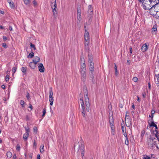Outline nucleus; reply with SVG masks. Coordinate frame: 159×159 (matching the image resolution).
I'll return each mask as SVG.
<instances>
[{"instance_id": "12", "label": "nucleus", "mask_w": 159, "mask_h": 159, "mask_svg": "<svg viewBox=\"0 0 159 159\" xmlns=\"http://www.w3.org/2000/svg\"><path fill=\"white\" fill-rule=\"evenodd\" d=\"M38 67L39 70L40 72H43L44 71V68L42 63H40Z\"/></svg>"}, {"instance_id": "2", "label": "nucleus", "mask_w": 159, "mask_h": 159, "mask_svg": "<svg viewBox=\"0 0 159 159\" xmlns=\"http://www.w3.org/2000/svg\"><path fill=\"white\" fill-rule=\"evenodd\" d=\"M139 1L142 3L143 8L144 10L150 11L151 8L149 0H139Z\"/></svg>"}, {"instance_id": "34", "label": "nucleus", "mask_w": 159, "mask_h": 159, "mask_svg": "<svg viewBox=\"0 0 159 159\" xmlns=\"http://www.w3.org/2000/svg\"><path fill=\"white\" fill-rule=\"evenodd\" d=\"M152 31H153L155 32L157 30V26L156 25H155L153 26L152 29Z\"/></svg>"}, {"instance_id": "5", "label": "nucleus", "mask_w": 159, "mask_h": 159, "mask_svg": "<svg viewBox=\"0 0 159 159\" xmlns=\"http://www.w3.org/2000/svg\"><path fill=\"white\" fill-rule=\"evenodd\" d=\"M150 3H151V4H150V5H151V10H150V12H149V13H150V14L153 16H155V12L154 13H153V8H154V6H155V5L156 4V3H158L157 2H152V1H150Z\"/></svg>"}, {"instance_id": "57", "label": "nucleus", "mask_w": 159, "mask_h": 159, "mask_svg": "<svg viewBox=\"0 0 159 159\" xmlns=\"http://www.w3.org/2000/svg\"><path fill=\"white\" fill-rule=\"evenodd\" d=\"M149 1H152V2H159V0H149Z\"/></svg>"}, {"instance_id": "40", "label": "nucleus", "mask_w": 159, "mask_h": 159, "mask_svg": "<svg viewBox=\"0 0 159 159\" xmlns=\"http://www.w3.org/2000/svg\"><path fill=\"white\" fill-rule=\"evenodd\" d=\"M17 69V67L16 66L15 67H13L12 69V71L13 72V73H15L16 70Z\"/></svg>"}, {"instance_id": "21", "label": "nucleus", "mask_w": 159, "mask_h": 159, "mask_svg": "<svg viewBox=\"0 0 159 159\" xmlns=\"http://www.w3.org/2000/svg\"><path fill=\"white\" fill-rule=\"evenodd\" d=\"M40 61V58L38 56H35L34 59L33 60V61L34 62L36 63L37 64V63L39 62Z\"/></svg>"}, {"instance_id": "11", "label": "nucleus", "mask_w": 159, "mask_h": 159, "mask_svg": "<svg viewBox=\"0 0 159 159\" xmlns=\"http://www.w3.org/2000/svg\"><path fill=\"white\" fill-rule=\"evenodd\" d=\"M85 33L84 34V39L86 42H88V40L89 39V32L87 31L86 30H85Z\"/></svg>"}, {"instance_id": "38", "label": "nucleus", "mask_w": 159, "mask_h": 159, "mask_svg": "<svg viewBox=\"0 0 159 159\" xmlns=\"http://www.w3.org/2000/svg\"><path fill=\"white\" fill-rule=\"evenodd\" d=\"M30 47L33 48L34 50H35L36 49V48L34 44H32V43H30Z\"/></svg>"}, {"instance_id": "64", "label": "nucleus", "mask_w": 159, "mask_h": 159, "mask_svg": "<svg viewBox=\"0 0 159 159\" xmlns=\"http://www.w3.org/2000/svg\"><path fill=\"white\" fill-rule=\"evenodd\" d=\"M25 118L26 119V120H29V117L28 116V115L26 116V117H25Z\"/></svg>"}, {"instance_id": "44", "label": "nucleus", "mask_w": 159, "mask_h": 159, "mask_svg": "<svg viewBox=\"0 0 159 159\" xmlns=\"http://www.w3.org/2000/svg\"><path fill=\"white\" fill-rule=\"evenodd\" d=\"M9 75H7L5 77V80L6 82L8 81L9 80Z\"/></svg>"}, {"instance_id": "55", "label": "nucleus", "mask_w": 159, "mask_h": 159, "mask_svg": "<svg viewBox=\"0 0 159 159\" xmlns=\"http://www.w3.org/2000/svg\"><path fill=\"white\" fill-rule=\"evenodd\" d=\"M37 144L35 140H34L33 143V146L34 147H36Z\"/></svg>"}, {"instance_id": "6", "label": "nucleus", "mask_w": 159, "mask_h": 159, "mask_svg": "<svg viewBox=\"0 0 159 159\" xmlns=\"http://www.w3.org/2000/svg\"><path fill=\"white\" fill-rule=\"evenodd\" d=\"M86 70H80L81 80L83 82H85L86 80V75L85 74Z\"/></svg>"}, {"instance_id": "4", "label": "nucleus", "mask_w": 159, "mask_h": 159, "mask_svg": "<svg viewBox=\"0 0 159 159\" xmlns=\"http://www.w3.org/2000/svg\"><path fill=\"white\" fill-rule=\"evenodd\" d=\"M49 101L50 102V104L51 106H52L53 104V99L52 97L53 92L52 88H50L49 91Z\"/></svg>"}, {"instance_id": "9", "label": "nucleus", "mask_w": 159, "mask_h": 159, "mask_svg": "<svg viewBox=\"0 0 159 159\" xmlns=\"http://www.w3.org/2000/svg\"><path fill=\"white\" fill-rule=\"evenodd\" d=\"M79 148H80L79 150H80L82 157H83L84 153V144L81 143L80 145H79Z\"/></svg>"}, {"instance_id": "53", "label": "nucleus", "mask_w": 159, "mask_h": 159, "mask_svg": "<svg viewBox=\"0 0 159 159\" xmlns=\"http://www.w3.org/2000/svg\"><path fill=\"white\" fill-rule=\"evenodd\" d=\"M115 74H117V66L116 64L115 65Z\"/></svg>"}, {"instance_id": "51", "label": "nucleus", "mask_w": 159, "mask_h": 159, "mask_svg": "<svg viewBox=\"0 0 159 159\" xmlns=\"http://www.w3.org/2000/svg\"><path fill=\"white\" fill-rule=\"evenodd\" d=\"M111 130H113L115 129V127L114 125H113V123L111 124Z\"/></svg>"}, {"instance_id": "27", "label": "nucleus", "mask_w": 159, "mask_h": 159, "mask_svg": "<svg viewBox=\"0 0 159 159\" xmlns=\"http://www.w3.org/2000/svg\"><path fill=\"white\" fill-rule=\"evenodd\" d=\"M27 69V68L26 67H22L21 69V71L24 74H26V71Z\"/></svg>"}, {"instance_id": "35", "label": "nucleus", "mask_w": 159, "mask_h": 159, "mask_svg": "<svg viewBox=\"0 0 159 159\" xmlns=\"http://www.w3.org/2000/svg\"><path fill=\"white\" fill-rule=\"evenodd\" d=\"M144 134H145V131L144 130H143L141 131V140L143 139V137L144 135Z\"/></svg>"}, {"instance_id": "1", "label": "nucleus", "mask_w": 159, "mask_h": 159, "mask_svg": "<svg viewBox=\"0 0 159 159\" xmlns=\"http://www.w3.org/2000/svg\"><path fill=\"white\" fill-rule=\"evenodd\" d=\"M87 91V90L86 89L84 93L85 108L83 98L81 97L80 100V102L82 107V115L84 117H85L86 115L85 110H86L88 112H89L90 109V103L88 96V93Z\"/></svg>"}, {"instance_id": "32", "label": "nucleus", "mask_w": 159, "mask_h": 159, "mask_svg": "<svg viewBox=\"0 0 159 159\" xmlns=\"http://www.w3.org/2000/svg\"><path fill=\"white\" fill-rule=\"evenodd\" d=\"M89 62L90 60H91L92 61H93V58L91 55H90L89 54H88Z\"/></svg>"}, {"instance_id": "47", "label": "nucleus", "mask_w": 159, "mask_h": 159, "mask_svg": "<svg viewBox=\"0 0 159 159\" xmlns=\"http://www.w3.org/2000/svg\"><path fill=\"white\" fill-rule=\"evenodd\" d=\"M132 80L136 82L138 81V78L136 77H134Z\"/></svg>"}, {"instance_id": "43", "label": "nucleus", "mask_w": 159, "mask_h": 159, "mask_svg": "<svg viewBox=\"0 0 159 159\" xmlns=\"http://www.w3.org/2000/svg\"><path fill=\"white\" fill-rule=\"evenodd\" d=\"M20 145L18 144H17L16 145V149L17 150L19 151L20 150Z\"/></svg>"}, {"instance_id": "58", "label": "nucleus", "mask_w": 159, "mask_h": 159, "mask_svg": "<svg viewBox=\"0 0 159 159\" xmlns=\"http://www.w3.org/2000/svg\"><path fill=\"white\" fill-rule=\"evenodd\" d=\"M32 155H33V154L32 153H30L29 154V157L30 158H32Z\"/></svg>"}, {"instance_id": "15", "label": "nucleus", "mask_w": 159, "mask_h": 159, "mask_svg": "<svg viewBox=\"0 0 159 159\" xmlns=\"http://www.w3.org/2000/svg\"><path fill=\"white\" fill-rule=\"evenodd\" d=\"M51 6L52 8V12L53 13V16H54L56 17L57 16V11L56 10V8H57V7H53L52 5H51Z\"/></svg>"}, {"instance_id": "10", "label": "nucleus", "mask_w": 159, "mask_h": 159, "mask_svg": "<svg viewBox=\"0 0 159 159\" xmlns=\"http://www.w3.org/2000/svg\"><path fill=\"white\" fill-rule=\"evenodd\" d=\"M154 7H155L154 9H155L154 11L155 13V15H156L157 13L159 12V2L157 3L155 5Z\"/></svg>"}, {"instance_id": "45", "label": "nucleus", "mask_w": 159, "mask_h": 159, "mask_svg": "<svg viewBox=\"0 0 159 159\" xmlns=\"http://www.w3.org/2000/svg\"><path fill=\"white\" fill-rule=\"evenodd\" d=\"M81 14V10L80 7H78L77 10V14Z\"/></svg>"}, {"instance_id": "24", "label": "nucleus", "mask_w": 159, "mask_h": 159, "mask_svg": "<svg viewBox=\"0 0 159 159\" xmlns=\"http://www.w3.org/2000/svg\"><path fill=\"white\" fill-rule=\"evenodd\" d=\"M51 3V5H52L53 7H57L56 0H52Z\"/></svg>"}, {"instance_id": "37", "label": "nucleus", "mask_w": 159, "mask_h": 159, "mask_svg": "<svg viewBox=\"0 0 159 159\" xmlns=\"http://www.w3.org/2000/svg\"><path fill=\"white\" fill-rule=\"evenodd\" d=\"M25 4L26 5H28L30 3V0H23Z\"/></svg>"}, {"instance_id": "42", "label": "nucleus", "mask_w": 159, "mask_h": 159, "mask_svg": "<svg viewBox=\"0 0 159 159\" xmlns=\"http://www.w3.org/2000/svg\"><path fill=\"white\" fill-rule=\"evenodd\" d=\"M153 139H154L153 141V145H155L157 144L156 140H158V139H156L155 138H153Z\"/></svg>"}, {"instance_id": "22", "label": "nucleus", "mask_w": 159, "mask_h": 159, "mask_svg": "<svg viewBox=\"0 0 159 159\" xmlns=\"http://www.w3.org/2000/svg\"><path fill=\"white\" fill-rule=\"evenodd\" d=\"M77 19L78 20L77 22V23H80V21L81 20V14H77Z\"/></svg>"}, {"instance_id": "52", "label": "nucleus", "mask_w": 159, "mask_h": 159, "mask_svg": "<svg viewBox=\"0 0 159 159\" xmlns=\"http://www.w3.org/2000/svg\"><path fill=\"white\" fill-rule=\"evenodd\" d=\"M33 3L34 7L36 6L37 5V2L35 0H34L33 1Z\"/></svg>"}, {"instance_id": "56", "label": "nucleus", "mask_w": 159, "mask_h": 159, "mask_svg": "<svg viewBox=\"0 0 159 159\" xmlns=\"http://www.w3.org/2000/svg\"><path fill=\"white\" fill-rule=\"evenodd\" d=\"M143 159H150V157L146 156V157H143Z\"/></svg>"}, {"instance_id": "49", "label": "nucleus", "mask_w": 159, "mask_h": 159, "mask_svg": "<svg viewBox=\"0 0 159 159\" xmlns=\"http://www.w3.org/2000/svg\"><path fill=\"white\" fill-rule=\"evenodd\" d=\"M34 131V132L37 133V128L36 126H34L33 128Z\"/></svg>"}, {"instance_id": "26", "label": "nucleus", "mask_w": 159, "mask_h": 159, "mask_svg": "<svg viewBox=\"0 0 159 159\" xmlns=\"http://www.w3.org/2000/svg\"><path fill=\"white\" fill-rule=\"evenodd\" d=\"M155 137H156V138H157V139H158L159 142V135L158 134H159L157 130H155Z\"/></svg>"}, {"instance_id": "62", "label": "nucleus", "mask_w": 159, "mask_h": 159, "mask_svg": "<svg viewBox=\"0 0 159 159\" xmlns=\"http://www.w3.org/2000/svg\"><path fill=\"white\" fill-rule=\"evenodd\" d=\"M129 52L130 53H132V48L131 47L129 48Z\"/></svg>"}, {"instance_id": "25", "label": "nucleus", "mask_w": 159, "mask_h": 159, "mask_svg": "<svg viewBox=\"0 0 159 159\" xmlns=\"http://www.w3.org/2000/svg\"><path fill=\"white\" fill-rule=\"evenodd\" d=\"M20 104L22 108L25 107L26 103H25L24 100H21L20 101Z\"/></svg>"}, {"instance_id": "31", "label": "nucleus", "mask_w": 159, "mask_h": 159, "mask_svg": "<svg viewBox=\"0 0 159 159\" xmlns=\"http://www.w3.org/2000/svg\"><path fill=\"white\" fill-rule=\"evenodd\" d=\"M46 113V109L44 108L43 110V114L42 115V117H43Z\"/></svg>"}, {"instance_id": "16", "label": "nucleus", "mask_w": 159, "mask_h": 159, "mask_svg": "<svg viewBox=\"0 0 159 159\" xmlns=\"http://www.w3.org/2000/svg\"><path fill=\"white\" fill-rule=\"evenodd\" d=\"M36 64L37 63L33 61L30 63L29 66L32 69H34L35 68Z\"/></svg>"}, {"instance_id": "50", "label": "nucleus", "mask_w": 159, "mask_h": 159, "mask_svg": "<svg viewBox=\"0 0 159 159\" xmlns=\"http://www.w3.org/2000/svg\"><path fill=\"white\" fill-rule=\"evenodd\" d=\"M2 46L5 48H6L7 47L6 44L5 43H3L2 44Z\"/></svg>"}, {"instance_id": "7", "label": "nucleus", "mask_w": 159, "mask_h": 159, "mask_svg": "<svg viewBox=\"0 0 159 159\" xmlns=\"http://www.w3.org/2000/svg\"><path fill=\"white\" fill-rule=\"evenodd\" d=\"M90 65H89V69L90 70V71L91 72V75H92V79L93 78V72L94 71V63L93 61H92L91 60L89 61Z\"/></svg>"}, {"instance_id": "48", "label": "nucleus", "mask_w": 159, "mask_h": 159, "mask_svg": "<svg viewBox=\"0 0 159 159\" xmlns=\"http://www.w3.org/2000/svg\"><path fill=\"white\" fill-rule=\"evenodd\" d=\"M122 132H123V135H124V134H127L126 133V128H125V131L124 129V127L123 126L122 127Z\"/></svg>"}, {"instance_id": "23", "label": "nucleus", "mask_w": 159, "mask_h": 159, "mask_svg": "<svg viewBox=\"0 0 159 159\" xmlns=\"http://www.w3.org/2000/svg\"><path fill=\"white\" fill-rule=\"evenodd\" d=\"M124 136L125 137L126 139H125V144L128 145L129 144V141H128V139L127 137V134H124Z\"/></svg>"}, {"instance_id": "39", "label": "nucleus", "mask_w": 159, "mask_h": 159, "mask_svg": "<svg viewBox=\"0 0 159 159\" xmlns=\"http://www.w3.org/2000/svg\"><path fill=\"white\" fill-rule=\"evenodd\" d=\"M26 98H27V99L28 100H29L30 99V94H29V93L28 92H27V94H26Z\"/></svg>"}, {"instance_id": "46", "label": "nucleus", "mask_w": 159, "mask_h": 159, "mask_svg": "<svg viewBox=\"0 0 159 159\" xmlns=\"http://www.w3.org/2000/svg\"><path fill=\"white\" fill-rule=\"evenodd\" d=\"M43 148H44V145H41L40 147V151L41 152H42L43 151Z\"/></svg>"}, {"instance_id": "61", "label": "nucleus", "mask_w": 159, "mask_h": 159, "mask_svg": "<svg viewBox=\"0 0 159 159\" xmlns=\"http://www.w3.org/2000/svg\"><path fill=\"white\" fill-rule=\"evenodd\" d=\"M37 159H40V156L39 154H38L37 155Z\"/></svg>"}, {"instance_id": "36", "label": "nucleus", "mask_w": 159, "mask_h": 159, "mask_svg": "<svg viewBox=\"0 0 159 159\" xmlns=\"http://www.w3.org/2000/svg\"><path fill=\"white\" fill-rule=\"evenodd\" d=\"M25 129L26 130L25 133H29V132H30V129L29 127L28 126L25 127Z\"/></svg>"}, {"instance_id": "13", "label": "nucleus", "mask_w": 159, "mask_h": 159, "mask_svg": "<svg viewBox=\"0 0 159 159\" xmlns=\"http://www.w3.org/2000/svg\"><path fill=\"white\" fill-rule=\"evenodd\" d=\"M148 46L146 43H145L142 46L141 49L143 52H145L148 50Z\"/></svg>"}, {"instance_id": "54", "label": "nucleus", "mask_w": 159, "mask_h": 159, "mask_svg": "<svg viewBox=\"0 0 159 159\" xmlns=\"http://www.w3.org/2000/svg\"><path fill=\"white\" fill-rule=\"evenodd\" d=\"M150 157V159L151 158V157L152 158H154L155 157V156L153 154H151V157Z\"/></svg>"}, {"instance_id": "59", "label": "nucleus", "mask_w": 159, "mask_h": 159, "mask_svg": "<svg viewBox=\"0 0 159 159\" xmlns=\"http://www.w3.org/2000/svg\"><path fill=\"white\" fill-rule=\"evenodd\" d=\"M29 108H30L31 109V110L33 109V107L31 104H29Z\"/></svg>"}, {"instance_id": "17", "label": "nucleus", "mask_w": 159, "mask_h": 159, "mask_svg": "<svg viewBox=\"0 0 159 159\" xmlns=\"http://www.w3.org/2000/svg\"><path fill=\"white\" fill-rule=\"evenodd\" d=\"M7 2L9 4L11 8H15V5L11 0H7Z\"/></svg>"}, {"instance_id": "33", "label": "nucleus", "mask_w": 159, "mask_h": 159, "mask_svg": "<svg viewBox=\"0 0 159 159\" xmlns=\"http://www.w3.org/2000/svg\"><path fill=\"white\" fill-rule=\"evenodd\" d=\"M109 122L110 124L111 125L113 123V117L111 116V117L109 118Z\"/></svg>"}, {"instance_id": "3", "label": "nucleus", "mask_w": 159, "mask_h": 159, "mask_svg": "<svg viewBox=\"0 0 159 159\" xmlns=\"http://www.w3.org/2000/svg\"><path fill=\"white\" fill-rule=\"evenodd\" d=\"M80 70H86V65L85 60L83 55H81L80 57Z\"/></svg>"}, {"instance_id": "60", "label": "nucleus", "mask_w": 159, "mask_h": 159, "mask_svg": "<svg viewBox=\"0 0 159 159\" xmlns=\"http://www.w3.org/2000/svg\"><path fill=\"white\" fill-rule=\"evenodd\" d=\"M150 121L151 123L154 122L153 117H151V119Z\"/></svg>"}, {"instance_id": "14", "label": "nucleus", "mask_w": 159, "mask_h": 159, "mask_svg": "<svg viewBox=\"0 0 159 159\" xmlns=\"http://www.w3.org/2000/svg\"><path fill=\"white\" fill-rule=\"evenodd\" d=\"M93 8L91 5H89L88 6V13L89 14V15H91L93 13Z\"/></svg>"}, {"instance_id": "30", "label": "nucleus", "mask_w": 159, "mask_h": 159, "mask_svg": "<svg viewBox=\"0 0 159 159\" xmlns=\"http://www.w3.org/2000/svg\"><path fill=\"white\" fill-rule=\"evenodd\" d=\"M148 124L149 125V126L150 127L151 126L154 127V126H155V125H156L154 123V122H151L150 123V122H149V121H148Z\"/></svg>"}, {"instance_id": "28", "label": "nucleus", "mask_w": 159, "mask_h": 159, "mask_svg": "<svg viewBox=\"0 0 159 159\" xmlns=\"http://www.w3.org/2000/svg\"><path fill=\"white\" fill-rule=\"evenodd\" d=\"M7 157L9 158H11L12 156V153L10 152H7Z\"/></svg>"}, {"instance_id": "63", "label": "nucleus", "mask_w": 159, "mask_h": 159, "mask_svg": "<svg viewBox=\"0 0 159 159\" xmlns=\"http://www.w3.org/2000/svg\"><path fill=\"white\" fill-rule=\"evenodd\" d=\"M1 87L2 89H5V86L4 84H3L1 86Z\"/></svg>"}, {"instance_id": "19", "label": "nucleus", "mask_w": 159, "mask_h": 159, "mask_svg": "<svg viewBox=\"0 0 159 159\" xmlns=\"http://www.w3.org/2000/svg\"><path fill=\"white\" fill-rule=\"evenodd\" d=\"M29 133H25L23 135V138L25 141L29 137Z\"/></svg>"}, {"instance_id": "29", "label": "nucleus", "mask_w": 159, "mask_h": 159, "mask_svg": "<svg viewBox=\"0 0 159 159\" xmlns=\"http://www.w3.org/2000/svg\"><path fill=\"white\" fill-rule=\"evenodd\" d=\"M34 56V53L33 52H31L29 53V55L28 56V57H30L32 58Z\"/></svg>"}, {"instance_id": "18", "label": "nucleus", "mask_w": 159, "mask_h": 159, "mask_svg": "<svg viewBox=\"0 0 159 159\" xmlns=\"http://www.w3.org/2000/svg\"><path fill=\"white\" fill-rule=\"evenodd\" d=\"M125 123L126 126L128 127H129L132 124L131 120L130 119H128L127 120H125Z\"/></svg>"}, {"instance_id": "41", "label": "nucleus", "mask_w": 159, "mask_h": 159, "mask_svg": "<svg viewBox=\"0 0 159 159\" xmlns=\"http://www.w3.org/2000/svg\"><path fill=\"white\" fill-rule=\"evenodd\" d=\"M155 113V111L152 110L151 111V116L149 115V117H153V114Z\"/></svg>"}, {"instance_id": "20", "label": "nucleus", "mask_w": 159, "mask_h": 159, "mask_svg": "<svg viewBox=\"0 0 159 159\" xmlns=\"http://www.w3.org/2000/svg\"><path fill=\"white\" fill-rule=\"evenodd\" d=\"M89 42H86L85 44V50L87 51H89Z\"/></svg>"}, {"instance_id": "8", "label": "nucleus", "mask_w": 159, "mask_h": 159, "mask_svg": "<svg viewBox=\"0 0 159 159\" xmlns=\"http://www.w3.org/2000/svg\"><path fill=\"white\" fill-rule=\"evenodd\" d=\"M153 138L150 137L147 140V143L148 145V147L150 148L153 146Z\"/></svg>"}]
</instances>
